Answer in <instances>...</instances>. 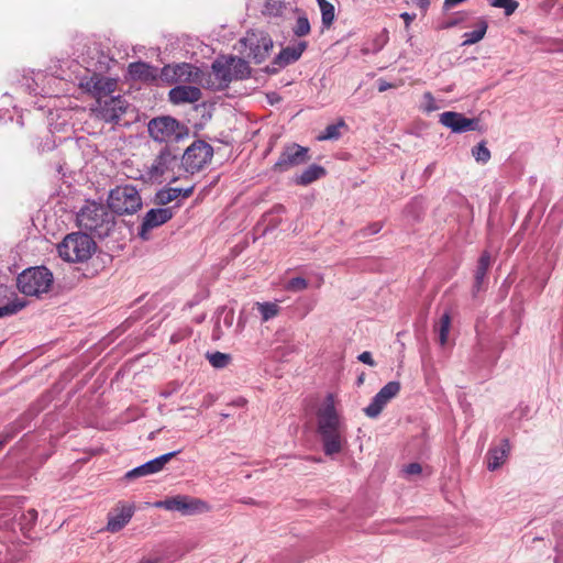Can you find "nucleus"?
I'll return each instance as SVG.
<instances>
[{
    "instance_id": "obj_20",
    "label": "nucleus",
    "mask_w": 563,
    "mask_h": 563,
    "mask_svg": "<svg viewBox=\"0 0 563 563\" xmlns=\"http://www.w3.org/2000/svg\"><path fill=\"white\" fill-rule=\"evenodd\" d=\"M129 75L134 80L153 82L158 78V68L145 62H134L129 65Z\"/></svg>"
},
{
    "instance_id": "obj_24",
    "label": "nucleus",
    "mask_w": 563,
    "mask_h": 563,
    "mask_svg": "<svg viewBox=\"0 0 563 563\" xmlns=\"http://www.w3.org/2000/svg\"><path fill=\"white\" fill-rule=\"evenodd\" d=\"M327 174L325 169L317 164H312L302 170L301 174L296 175L295 184L300 186H307L317 179L323 177Z\"/></svg>"
},
{
    "instance_id": "obj_5",
    "label": "nucleus",
    "mask_w": 563,
    "mask_h": 563,
    "mask_svg": "<svg viewBox=\"0 0 563 563\" xmlns=\"http://www.w3.org/2000/svg\"><path fill=\"white\" fill-rule=\"evenodd\" d=\"M150 136L158 143H177L188 136L189 130L173 117H157L147 124Z\"/></svg>"
},
{
    "instance_id": "obj_47",
    "label": "nucleus",
    "mask_w": 563,
    "mask_h": 563,
    "mask_svg": "<svg viewBox=\"0 0 563 563\" xmlns=\"http://www.w3.org/2000/svg\"><path fill=\"white\" fill-rule=\"evenodd\" d=\"M24 519L29 522V523H34L36 520H37V511L33 508L29 509L25 514H24Z\"/></svg>"
},
{
    "instance_id": "obj_3",
    "label": "nucleus",
    "mask_w": 563,
    "mask_h": 563,
    "mask_svg": "<svg viewBox=\"0 0 563 563\" xmlns=\"http://www.w3.org/2000/svg\"><path fill=\"white\" fill-rule=\"evenodd\" d=\"M92 236L85 231L67 234L57 245L59 256L69 263L87 262L96 252Z\"/></svg>"
},
{
    "instance_id": "obj_50",
    "label": "nucleus",
    "mask_w": 563,
    "mask_h": 563,
    "mask_svg": "<svg viewBox=\"0 0 563 563\" xmlns=\"http://www.w3.org/2000/svg\"><path fill=\"white\" fill-rule=\"evenodd\" d=\"M417 5L423 11L427 12L430 7V0H417Z\"/></svg>"
},
{
    "instance_id": "obj_51",
    "label": "nucleus",
    "mask_w": 563,
    "mask_h": 563,
    "mask_svg": "<svg viewBox=\"0 0 563 563\" xmlns=\"http://www.w3.org/2000/svg\"><path fill=\"white\" fill-rule=\"evenodd\" d=\"M393 85L385 81V80H380L379 84H378V91L379 92H384L386 90H388L389 88H391Z\"/></svg>"
},
{
    "instance_id": "obj_9",
    "label": "nucleus",
    "mask_w": 563,
    "mask_h": 563,
    "mask_svg": "<svg viewBox=\"0 0 563 563\" xmlns=\"http://www.w3.org/2000/svg\"><path fill=\"white\" fill-rule=\"evenodd\" d=\"M128 103L121 96H99L91 108L95 117L107 123H117L125 113Z\"/></svg>"
},
{
    "instance_id": "obj_42",
    "label": "nucleus",
    "mask_w": 563,
    "mask_h": 563,
    "mask_svg": "<svg viewBox=\"0 0 563 563\" xmlns=\"http://www.w3.org/2000/svg\"><path fill=\"white\" fill-rule=\"evenodd\" d=\"M191 329L186 327L174 332L169 338L170 344H177L191 335Z\"/></svg>"
},
{
    "instance_id": "obj_32",
    "label": "nucleus",
    "mask_w": 563,
    "mask_h": 563,
    "mask_svg": "<svg viewBox=\"0 0 563 563\" xmlns=\"http://www.w3.org/2000/svg\"><path fill=\"white\" fill-rule=\"evenodd\" d=\"M344 126H346L344 120L340 119L338 123L329 124L317 139L319 141L339 140L341 137L340 129Z\"/></svg>"
},
{
    "instance_id": "obj_45",
    "label": "nucleus",
    "mask_w": 563,
    "mask_h": 563,
    "mask_svg": "<svg viewBox=\"0 0 563 563\" xmlns=\"http://www.w3.org/2000/svg\"><path fill=\"white\" fill-rule=\"evenodd\" d=\"M554 550L556 553L554 562L563 563V534L558 539Z\"/></svg>"
},
{
    "instance_id": "obj_15",
    "label": "nucleus",
    "mask_w": 563,
    "mask_h": 563,
    "mask_svg": "<svg viewBox=\"0 0 563 563\" xmlns=\"http://www.w3.org/2000/svg\"><path fill=\"white\" fill-rule=\"evenodd\" d=\"M174 216V211L172 207L165 208H153L150 209L140 225L139 236L143 241H147L150 239V231L165 224L168 222Z\"/></svg>"
},
{
    "instance_id": "obj_30",
    "label": "nucleus",
    "mask_w": 563,
    "mask_h": 563,
    "mask_svg": "<svg viewBox=\"0 0 563 563\" xmlns=\"http://www.w3.org/2000/svg\"><path fill=\"white\" fill-rule=\"evenodd\" d=\"M256 308L264 322L275 318L280 311V307L276 302L271 301L257 302Z\"/></svg>"
},
{
    "instance_id": "obj_44",
    "label": "nucleus",
    "mask_w": 563,
    "mask_h": 563,
    "mask_svg": "<svg viewBox=\"0 0 563 563\" xmlns=\"http://www.w3.org/2000/svg\"><path fill=\"white\" fill-rule=\"evenodd\" d=\"M402 472L407 475V476H411V475H418L422 472V467L419 463L417 462H413V463H410L408 465H406L402 470Z\"/></svg>"
},
{
    "instance_id": "obj_25",
    "label": "nucleus",
    "mask_w": 563,
    "mask_h": 563,
    "mask_svg": "<svg viewBox=\"0 0 563 563\" xmlns=\"http://www.w3.org/2000/svg\"><path fill=\"white\" fill-rule=\"evenodd\" d=\"M190 68L191 66L189 64L176 66L166 65L161 70H158V77L170 84L175 80L180 79L185 75V70Z\"/></svg>"
},
{
    "instance_id": "obj_55",
    "label": "nucleus",
    "mask_w": 563,
    "mask_h": 563,
    "mask_svg": "<svg viewBox=\"0 0 563 563\" xmlns=\"http://www.w3.org/2000/svg\"><path fill=\"white\" fill-rule=\"evenodd\" d=\"M156 559H142L139 563H157Z\"/></svg>"
},
{
    "instance_id": "obj_53",
    "label": "nucleus",
    "mask_w": 563,
    "mask_h": 563,
    "mask_svg": "<svg viewBox=\"0 0 563 563\" xmlns=\"http://www.w3.org/2000/svg\"><path fill=\"white\" fill-rule=\"evenodd\" d=\"M459 22H460L459 20L450 21V22H448L445 25H443V26H442V29L453 27V26H455Z\"/></svg>"
},
{
    "instance_id": "obj_35",
    "label": "nucleus",
    "mask_w": 563,
    "mask_h": 563,
    "mask_svg": "<svg viewBox=\"0 0 563 563\" xmlns=\"http://www.w3.org/2000/svg\"><path fill=\"white\" fill-rule=\"evenodd\" d=\"M450 325H451V317H450V313L449 312H444L441 318H440V322H439V327L437 329L438 331V335H439V342L440 344L443 346L445 345L446 341H448V335H449V331H450Z\"/></svg>"
},
{
    "instance_id": "obj_49",
    "label": "nucleus",
    "mask_w": 563,
    "mask_h": 563,
    "mask_svg": "<svg viewBox=\"0 0 563 563\" xmlns=\"http://www.w3.org/2000/svg\"><path fill=\"white\" fill-rule=\"evenodd\" d=\"M194 188H195L194 186H190L188 188H177V190L180 191V196L183 198H188V197H190L192 195Z\"/></svg>"
},
{
    "instance_id": "obj_28",
    "label": "nucleus",
    "mask_w": 563,
    "mask_h": 563,
    "mask_svg": "<svg viewBox=\"0 0 563 563\" xmlns=\"http://www.w3.org/2000/svg\"><path fill=\"white\" fill-rule=\"evenodd\" d=\"M180 197V191L175 187H164L159 189L154 196V203L165 206Z\"/></svg>"
},
{
    "instance_id": "obj_2",
    "label": "nucleus",
    "mask_w": 563,
    "mask_h": 563,
    "mask_svg": "<svg viewBox=\"0 0 563 563\" xmlns=\"http://www.w3.org/2000/svg\"><path fill=\"white\" fill-rule=\"evenodd\" d=\"M77 225L86 233L98 239L109 236L115 227V218L107 205L86 200L76 216Z\"/></svg>"
},
{
    "instance_id": "obj_34",
    "label": "nucleus",
    "mask_w": 563,
    "mask_h": 563,
    "mask_svg": "<svg viewBox=\"0 0 563 563\" xmlns=\"http://www.w3.org/2000/svg\"><path fill=\"white\" fill-rule=\"evenodd\" d=\"M26 302L23 299L14 298L10 302L0 307V318L9 317L18 313L25 307Z\"/></svg>"
},
{
    "instance_id": "obj_41",
    "label": "nucleus",
    "mask_w": 563,
    "mask_h": 563,
    "mask_svg": "<svg viewBox=\"0 0 563 563\" xmlns=\"http://www.w3.org/2000/svg\"><path fill=\"white\" fill-rule=\"evenodd\" d=\"M382 229H383L382 222H373V223L364 227L363 229H361L357 234L362 238H367V236L377 234L378 232H380Z\"/></svg>"
},
{
    "instance_id": "obj_6",
    "label": "nucleus",
    "mask_w": 563,
    "mask_h": 563,
    "mask_svg": "<svg viewBox=\"0 0 563 563\" xmlns=\"http://www.w3.org/2000/svg\"><path fill=\"white\" fill-rule=\"evenodd\" d=\"M107 207L112 214H133L141 209L142 199L135 186H117L109 192Z\"/></svg>"
},
{
    "instance_id": "obj_57",
    "label": "nucleus",
    "mask_w": 563,
    "mask_h": 563,
    "mask_svg": "<svg viewBox=\"0 0 563 563\" xmlns=\"http://www.w3.org/2000/svg\"><path fill=\"white\" fill-rule=\"evenodd\" d=\"M424 98L429 99L430 101H433V97H432L431 92H426Z\"/></svg>"
},
{
    "instance_id": "obj_22",
    "label": "nucleus",
    "mask_w": 563,
    "mask_h": 563,
    "mask_svg": "<svg viewBox=\"0 0 563 563\" xmlns=\"http://www.w3.org/2000/svg\"><path fill=\"white\" fill-rule=\"evenodd\" d=\"M211 68L216 79L219 82L220 89L228 88L229 85L234 80L230 57L224 59H216L212 63Z\"/></svg>"
},
{
    "instance_id": "obj_38",
    "label": "nucleus",
    "mask_w": 563,
    "mask_h": 563,
    "mask_svg": "<svg viewBox=\"0 0 563 563\" xmlns=\"http://www.w3.org/2000/svg\"><path fill=\"white\" fill-rule=\"evenodd\" d=\"M310 22L306 14H301L297 18L296 24L292 27V33L298 36L302 37L310 33Z\"/></svg>"
},
{
    "instance_id": "obj_37",
    "label": "nucleus",
    "mask_w": 563,
    "mask_h": 563,
    "mask_svg": "<svg viewBox=\"0 0 563 563\" xmlns=\"http://www.w3.org/2000/svg\"><path fill=\"white\" fill-rule=\"evenodd\" d=\"M472 155L477 163L486 164L490 159V151L486 146L485 141H481L476 146L472 148Z\"/></svg>"
},
{
    "instance_id": "obj_46",
    "label": "nucleus",
    "mask_w": 563,
    "mask_h": 563,
    "mask_svg": "<svg viewBox=\"0 0 563 563\" xmlns=\"http://www.w3.org/2000/svg\"><path fill=\"white\" fill-rule=\"evenodd\" d=\"M357 360L366 365H369V366H375L376 363L372 356V353L368 352V351H364L362 352L358 356H357Z\"/></svg>"
},
{
    "instance_id": "obj_43",
    "label": "nucleus",
    "mask_w": 563,
    "mask_h": 563,
    "mask_svg": "<svg viewBox=\"0 0 563 563\" xmlns=\"http://www.w3.org/2000/svg\"><path fill=\"white\" fill-rule=\"evenodd\" d=\"M16 429L14 427H10L8 429H5L1 434H0V449L5 444L8 443L11 439H13L16 434Z\"/></svg>"
},
{
    "instance_id": "obj_11",
    "label": "nucleus",
    "mask_w": 563,
    "mask_h": 563,
    "mask_svg": "<svg viewBox=\"0 0 563 563\" xmlns=\"http://www.w3.org/2000/svg\"><path fill=\"white\" fill-rule=\"evenodd\" d=\"M155 507L169 511H178L185 516L205 512L210 509L206 501L187 495H177L165 500L156 501Z\"/></svg>"
},
{
    "instance_id": "obj_16",
    "label": "nucleus",
    "mask_w": 563,
    "mask_h": 563,
    "mask_svg": "<svg viewBox=\"0 0 563 563\" xmlns=\"http://www.w3.org/2000/svg\"><path fill=\"white\" fill-rule=\"evenodd\" d=\"M178 453H180V450L172 451L165 454H162L151 461H147L143 463L142 465H139L129 472L125 473L124 478L128 481H132L135 478H140L143 476L156 474L161 472L166 463H168L173 457H175Z\"/></svg>"
},
{
    "instance_id": "obj_13",
    "label": "nucleus",
    "mask_w": 563,
    "mask_h": 563,
    "mask_svg": "<svg viewBox=\"0 0 563 563\" xmlns=\"http://www.w3.org/2000/svg\"><path fill=\"white\" fill-rule=\"evenodd\" d=\"M400 391V383L397 380L388 382L372 398L369 405L363 409L364 413L372 419L377 418L385 406L395 398Z\"/></svg>"
},
{
    "instance_id": "obj_52",
    "label": "nucleus",
    "mask_w": 563,
    "mask_h": 563,
    "mask_svg": "<svg viewBox=\"0 0 563 563\" xmlns=\"http://www.w3.org/2000/svg\"><path fill=\"white\" fill-rule=\"evenodd\" d=\"M232 321H233V312H230V313H228V314L224 317V323H225L228 327H231V325H232Z\"/></svg>"
},
{
    "instance_id": "obj_10",
    "label": "nucleus",
    "mask_w": 563,
    "mask_h": 563,
    "mask_svg": "<svg viewBox=\"0 0 563 563\" xmlns=\"http://www.w3.org/2000/svg\"><path fill=\"white\" fill-rule=\"evenodd\" d=\"M178 154L174 153L169 146L161 150L153 163L146 167L141 178L144 181L162 183V177L169 170H173L177 164Z\"/></svg>"
},
{
    "instance_id": "obj_40",
    "label": "nucleus",
    "mask_w": 563,
    "mask_h": 563,
    "mask_svg": "<svg viewBox=\"0 0 563 563\" xmlns=\"http://www.w3.org/2000/svg\"><path fill=\"white\" fill-rule=\"evenodd\" d=\"M308 288V282L303 277H292L290 278L286 285L285 289L292 292L302 291Z\"/></svg>"
},
{
    "instance_id": "obj_48",
    "label": "nucleus",
    "mask_w": 563,
    "mask_h": 563,
    "mask_svg": "<svg viewBox=\"0 0 563 563\" xmlns=\"http://www.w3.org/2000/svg\"><path fill=\"white\" fill-rule=\"evenodd\" d=\"M400 18L405 21L406 27H409L411 22L415 20L416 14H411L408 12H402L400 14Z\"/></svg>"
},
{
    "instance_id": "obj_54",
    "label": "nucleus",
    "mask_w": 563,
    "mask_h": 563,
    "mask_svg": "<svg viewBox=\"0 0 563 563\" xmlns=\"http://www.w3.org/2000/svg\"><path fill=\"white\" fill-rule=\"evenodd\" d=\"M364 379H365V374L362 373L361 375H358L357 379H356V384L357 386H361L363 383H364Z\"/></svg>"
},
{
    "instance_id": "obj_29",
    "label": "nucleus",
    "mask_w": 563,
    "mask_h": 563,
    "mask_svg": "<svg viewBox=\"0 0 563 563\" xmlns=\"http://www.w3.org/2000/svg\"><path fill=\"white\" fill-rule=\"evenodd\" d=\"M388 42V33L386 30H383L380 34H378L371 43H367L363 48L362 53L364 55L376 54L383 49V47Z\"/></svg>"
},
{
    "instance_id": "obj_18",
    "label": "nucleus",
    "mask_w": 563,
    "mask_h": 563,
    "mask_svg": "<svg viewBox=\"0 0 563 563\" xmlns=\"http://www.w3.org/2000/svg\"><path fill=\"white\" fill-rule=\"evenodd\" d=\"M202 92L196 86L179 85L168 92L169 101L173 104L194 103L201 99Z\"/></svg>"
},
{
    "instance_id": "obj_8",
    "label": "nucleus",
    "mask_w": 563,
    "mask_h": 563,
    "mask_svg": "<svg viewBox=\"0 0 563 563\" xmlns=\"http://www.w3.org/2000/svg\"><path fill=\"white\" fill-rule=\"evenodd\" d=\"M213 157V147L202 140H196L181 156L184 169L194 175L200 172Z\"/></svg>"
},
{
    "instance_id": "obj_26",
    "label": "nucleus",
    "mask_w": 563,
    "mask_h": 563,
    "mask_svg": "<svg viewBox=\"0 0 563 563\" xmlns=\"http://www.w3.org/2000/svg\"><path fill=\"white\" fill-rule=\"evenodd\" d=\"M230 62L234 80L246 79L251 76V67L245 59L230 56Z\"/></svg>"
},
{
    "instance_id": "obj_31",
    "label": "nucleus",
    "mask_w": 563,
    "mask_h": 563,
    "mask_svg": "<svg viewBox=\"0 0 563 563\" xmlns=\"http://www.w3.org/2000/svg\"><path fill=\"white\" fill-rule=\"evenodd\" d=\"M117 81L110 78H100L93 84V92L97 97L99 96H111L114 91Z\"/></svg>"
},
{
    "instance_id": "obj_7",
    "label": "nucleus",
    "mask_w": 563,
    "mask_h": 563,
    "mask_svg": "<svg viewBox=\"0 0 563 563\" xmlns=\"http://www.w3.org/2000/svg\"><path fill=\"white\" fill-rule=\"evenodd\" d=\"M239 44L242 46L241 53L245 54L255 64L263 63L273 49L274 42L268 33L262 30H250L246 32Z\"/></svg>"
},
{
    "instance_id": "obj_36",
    "label": "nucleus",
    "mask_w": 563,
    "mask_h": 563,
    "mask_svg": "<svg viewBox=\"0 0 563 563\" xmlns=\"http://www.w3.org/2000/svg\"><path fill=\"white\" fill-rule=\"evenodd\" d=\"M320 11H321V22H322L323 26H325V27L331 26L335 19L334 5L329 1L320 2Z\"/></svg>"
},
{
    "instance_id": "obj_14",
    "label": "nucleus",
    "mask_w": 563,
    "mask_h": 563,
    "mask_svg": "<svg viewBox=\"0 0 563 563\" xmlns=\"http://www.w3.org/2000/svg\"><path fill=\"white\" fill-rule=\"evenodd\" d=\"M308 43L300 41L295 45L284 47L266 66L265 71L267 74H277L286 66L296 63L307 49Z\"/></svg>"
},
{
    "instance_id": "obj_56",
    "label": "nucleus",
    "mask_w": 563,
    "mask_h": 563,
    "mask_svg": "<svg viewBox=\"0 0 563 563\" xmlns=\"http://www.w3.org/2000/svg\"><path fill=\"white\" fill-rule=\"evenodd\" d=\"M274 211L276 212H285V208L282 205H277L274 207Z\"/></svg>"
},
{
    "instance_id": "obj_17",
    "label": "nucleus",
    "mask_w": 563,
    "mask_h": 563,
    "mask_svg": "<svg viewBox=\"0 0 563 563\" xmlns=\"http://www.w3.org/2000/svg\"><path fill=\"white\" fill-rule=\"evenodd\" d=\"M439 122L454 133L478 130L479 120L470 119L464 114L454 111H445L440 114Z\"/></svg>"
},
{
    "instance_id": "obj_39",
    "label": "nucleus",
    "mask_w": 563,
    "mask_h": 563,
    "mask_svg": "<svg viewBox=\"0 0 563 563\" xmlns=\"http://www.w3.org/2000/svg\"><path fill=\"white\" fill-rule=\"evenodd\" d=\"M489 4L495 8L505 10L507 16L511 15L518 8L519 3L516 0H488Z\"/></svg>"
},
{
    "instance_id": "obj_19",
    "label": "nucleus",
    "mask_w": 563,
    "mask_h": 563,
    "mask_svg": "<svg viewBox=\"0 0 563 563\" xmlns=\"http://www.w3.org/2000/svg\"><path fill=\"white\" fill-rule=\"evenodd\" d=\"M133 514V505H122L120 508H117L114 512H110L108 515V522L106 529L112 533L119 532L125 527V525L129 523Z\"/></svg>"
},
{
    "instance_id": "obj_4",
    "label": "nucleus",
    "mask_w": 563,
    "mask_h": 563,
    "mask_svg": "<svg viewBox=\"0 0 563 563\" xmlns=\"http://www.w3.org/2000/svg\"><path fill=\"white\" fill-rule=\"evenodd\" d=\"M53 284V274L45 266L29 267L16 278L19 290L25 296H41L47 292Z\"/></svg>"
},
{
    "instance_id": "obj_1",
    "label": "nucleus",
    "mask_w": 563,
    "mask_h": 563,
    "mask_svg": "<svg viewBox=\"0 0 563 563\" xmlns=\"http://www.w3.org/2000/svg\"><path fill=\"white\" fill-rule=\"evenodd\" d=\"M344 430L345 427L335 408L334 396L328 394L323 405L317 410V431L327 456L342 451L345 443Z\"/></svg>"
},
{
    "instance_id": "obj_21",
    "label": "nucleus",
    "mask_w": 563,
    "mask_h": 563,
    "mask_svg": "<svg viewBox=\"0 0 563 563\" xmlns=\"http://www.w3.org/2000/svg\"><path fill=\"white\" fill-rule=\"evenodd\" d=\"M509 452L510 443L508 439H503L499 445L492 446L486 455L487 468L489 471H495L499 468L507 460Z\"/></svg>"
},
{
    "instance_id": "obj_58",
    "label": "nucleus",
    "mask_w": 563,
    "mask_h": 563,
    "mask_svg": "<svg viewBox=\"0 0 563 563\" xmlns=\"http://www.w3.org/2000/svg\"><path fill=\"white\" fill-rule=\"evenodd\" d=\"M328 0H317L318 5L320 7V2H327Z\"/></svg>"
},
{
    "instance_id": "obj_33",
    "label": "nucleus",
    "mask_w": 563,
    "mask_h": 563,
    "mask_svg": "<svg viewBox=\"0 0 563 563\" xmlns=\"http://www.w3.org/2000/svg\"><path fill=\"white\" fill-rule=\"evenodd\" d=\"M206 357L209 361V363L214 368H218V369L227 367L231 363V361H232V357H231L230 354L222 353V352H219V351H216V352H212V353H207Z\"/></svg>"
},
{
    "instance_id": "obj_23",
    "label": "nucleus",
    "mask_w": 563,
    "mask_h": 563,
    "mask_svg": "<svg viewBox=\"0 0 563 563\" xmlns=\"http://www.w3.org/2000/svg\"><path fill=\"white\" fill-rule=\"evenodd\" d=\"M492 257L489 252L484 251L477 262V266L474 274L473 295L476 296L483 289L486 274L490 266Z\"/></svg>"
},
{
    "instance_id": "obj_12",
    "label": "nucleus",
    "mask_w": 563,
    "mask_h": 563,
    "mask_svg": "<svg viewBox=\"0 0 563 563\" xmlns=\"http://www.w3.org/2000/svg\"><path fill=\"white\" fill-rule=\"evenodd\" d=\"M308 152V147L297 143L287 144L274 164L273 169L278 173H284L292 167L302 165L310 159Z\"/></svg>"
},
{
    "instance_id": "obj_27",
    "label": "nucleus",
    "mask_w": 563,
    "mask_h": 563,
    "mask_svg": "<svg viewBox=\"0 0 563 563\" xmlns=\"http://www.w3.org/2000/svg\"><path fill=\"white\" fill-rule=\"evenodd\" d=\"M487 29H488L487 22L484 19L479 20L475 30L464 33V35H463L464 41H463L462 45H472V44L479 42L481 40L484 38V36L487 32Z\"/></svg>"
}]
</instances>
